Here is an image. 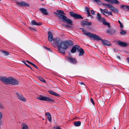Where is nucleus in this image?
<instances>
[{
	"mask_svg": "<svg viewBox=\"0 0 129 129\" xmlns=\"http://www.w3.org/2000/svg\"><path fill=\"white\" fill-rule=\"evenodd\" d=\"M27 65L26 66H27L28 67H29L32 70H33V69H32V68H31V67L29 66L27 64Z\"/></svg>",
	"mask_w": 129,
	"mask_h": 129,
	"instance_id": "48",
	"label": "nucleus"
},
{
	"mask_svg": "<svg viewBox=\"0 0 129 129\" xmlns=\"http://www.w3.org/2000/svg\"><path fill=\"white\" fill-rule=\"evenodd\" d=\"M37 98L39 100L43 101H46L49 103L53 102L54 100L53 99L50 98L42 95H40L37 97Z\"/></svg>",
	"mask_w": 129,
	"mask_h": 129,
	"instance_id": "5",
	"label": "nucleus"
},
{
	"mask_svg": "<svg viewBox=\"0 0 129 129\" xmlns=\"http://www.w3.org/2000/svg\"><path fill=\"white\" fill-rule=\"evenodd\" d=\"M22 62L23 63L25 64L26 66L27 65V64L24 61H22Z\"/></svg>",
	"mask_w": 129,
	"mask_h": 129,
	"instance_id": "46",
	"label": "nucleus"
},
{
	"mask_svg": "<svg viewBox=\"0 0 129 129\" xmlns=\"http://www.w3.org/2000/svg\"><path fill=\"white\" fill-rule=\"evenodd\" d=\"M47 118L49 121L50 122H51L52 120L51 116L48 117Z\"/></svg>",
	"mask_w": 129,
	"mask_h": 129,
	"instance_id": "32",
	"label": "nucleus"
},
{
	"mask_svg": "<svg viewBox=\"0 0 129 129\" xmlns=\"http://www.w3.org/2000/svg\"><path fill=\"white\" fill-rule=\"evenodd\" d=\"M78 51L80 52L79 55L80 56H81L84 53V52L83 49L81 48L80 47Z\"/></svg>",
	"mask_w": 129,
	"mask_h": 129,
	"instance_id": "20",
	"label": "nucleus"
},
{
	"mask_svg": "<svg viewBox=\"0 0 129 129\" xmlns=\"http://www.w3.org/2000/svg\"><path fill=\"white\" fill-rule=\"evenodd\" d=\"M74 124L75 126H78L80 125L81 122L80 121H76L74 122Z\"/></svg>",
	"mask_w": 129,
	"mask_h": 129,
	"instance_id": "26",
	"label": "nucleus"
},
{
	"mask_svg": "<svg viewBox=\"0 0 129 129\" xmlns=\"http://www.w3.org/2000/svg\"><path fill=\"white\" fill-rule=\"evenodd\" d=\"M1 1V0H0V1Z\"/></svg>",
	"mask_w": 129,
	"mask_h": 129,
	"instance_id": "57",
	"label": "nucleus"
},
{
	"mask_svg": "<svg viewBox=\"0 0 129 129\" xmlns=\"http://www.w3.org/2000/svg\"><path fill=\"white\" fill-rule=\"evenodd\" d=\"M57 12L58 13V14H60L59 13H60L61 14H65V13H64V12L62 11L61 10H57ZM57 14V13H56V14Z\"/></svg>",
	"mask_w": 129,
	"mask_h": 129,
	"instance_id": "29",
	"label": "nucleus"
},
{
	"mask_svg": "<svg viewBox=\"0 0 129 129\" xmlns=\"http://www.w3.org/2000/svg\"><path fill=\"white\" fill-rule=\"evenodd\" d=\"M120 27L122 29L123 28V27H124V26H123V25L122 24V23L120 24Z\"/></svg>",
	"mask_w": 129,
	"mask_h": 129,
	"instance_id": "45",
	"label": "nucleus"
},
{
	"mask_svg": "<svg viewBox=\"0 0 129 129\" xmlns=\"http://www.w3.org/2000/svg\"><path fill=\"white\" fill-rule=\"evenodd\" d=\"M81 85L83 84L84 85H85V84L83 82H80L79 83Z\"/></svg>",
	"mask_w": 129,
	"mask_h": 129,
	"instance_id": "49",
	"label": "nucleus"
},
{
	"mask_svg": "<svg viewBox=\"0 0 129 129\" xmlns=\"http://www.w3.org/2000/svg\"><path fill=\"white\" fill-rule=\"evenodd\" d=\"M0 80L6 84H11L13 85H17L19 81L16 79L11 77L7 78L5 77L0 76Z\"/></svg>",
	"mask_w": 129,
	"mask_h": 129,
	"instance_id": "2",
	"label": "nucleus"
},
{
	"mask_svg": "<svg viewBox=\"0 0 129 129\" xmlns=\"http://www.w3.org/2000/svg\"><path fill=\"white\" fill-rule=\"evenodd\" d=\"M48 39L49 42H52V41H54L52 35L50 31H48Z\"/></svg>",
	"mask_w": 129,
	"mask_h": 129,
	"instance_id": "13",
	"label": "nucleus"
},
{
	"mask_svg": "<svg viewBox=\"0 0 129 129\" xmlns=\"http://www.w3.org/2000/svg\"><path fill=\"white\" fill-rule=\"evenodd\" d=\"M26 61L27 63L30 64H31L32 63L31 62L28 61V60H27Z\"/></svg>",
	"mask_w": 129,
	"mask_h": 129,
	"instance_id": "47",
	"label": "nucleus"
},
{
	"mask_svg": "<svg viewBox=\"0 0 129 129\" xmlns=\"http://www.w3.org/2000/svg\"><path fill=\"white\" fill-rule=\"evenodd\" d=\"M98 102H99V103H103V104H104V101H101L100 99L99 100Z\"/></svg>",
	"mask_w": 129,
	"mask_h": 129,
	"instance_id": "34",
	"label": "nucleus"
},
{
	"mask_svg": "<svg viewBox=\"0 0 129 129\" xmlns=\"http://www.w3.org/2000/svg\"><path fill=\"white\" fill-rule=\"evenodd\" d=\"M100 9L101 12L103 14L105 15V14H106L108 16L110 15L112 16H113L112 14V12L111 11H108V10L107 9H103L101 8H100Z\"/></svg>",
	"mask_w": 129,
	"mask_h": 129,
	"instance_id": "10",
	"label": "nucleus"
},
{
	"mask_svg": "<svg viewBox=\"0 0 129 129\" xmlns=\"http://www.w3.org/2000/svg\"><path fill=\"white\" fill-rule=\"evenodd\" d=\"M112 31V29H110L107 30V32L109 33H111Z\"/></svg>",
	"mask_w": 129,
	"mask_h": 129,
	"instance_id": "41",
	"label": "nucleus"
},
{
	"mask_svg": "<svg viewBox=\"0 0 129 129\" xmlns=\"http://www.w3.org/2000/svg\"><path fill=\"white\" fill-rule=\"evenodd\" d=\"M88 16H90L93 17V16L90 15V11L87 12Z\"/></svg>",
	"mask_w": 129,
	"mask_h": 129,
	"instance_id": "40",
	"label": "nucleus"
},
{
	"mask_svg": "<svg viewBox=\"0 0 129 129\" xmlns=\"http://www.w3.org/2000/svg\"><path fill=\"white\" fill-rule=\"evenodd\" d=\"M95 36L93 40L101 41L102 43L105 46H110L111 45V44L108 40L102 39L100 36L97 35H96Z\"/></svg>",
	"mask_w": 129,
	"mask_h": 129,
	"instance_id": "4",
	"label": "nucleus"
},
{
	"mask_svg": "<svg viewBox=\"0 0 129 129\" xmlns=\"http://www.w3.org/2000/svg\"><path fill=\"white\" fill-rule=\"evenodd\" d=\"M117 57L118 58V59H120V56H117Z\"/></svg>",
	"mask_w": 129,
	"mask_h": 129,
	"instance_id": "52",
	"label": "nucleus"
},
{
	"mask_svg": "<svg viewBox=\"0 0 129 129\" xmlns=\"http://www.w3.org/2000/svg\"><path fill=\"white\" fill-rule=\"evenodd\" d=\"M44 48L46 49H49V48H47V47H44Z\"/></svg>",
	"mask_w": 129,
	"mask_h": 129,
	"instance_id": "55",
	"label": "nucleus"
},
{
	"mask_svg": "<svg viewBox=\"0 0 129 129\" xmlns=\"http://www.w3.org/2000/svg\"><path fill=\"white\" fill-rule=\"evenodd\" d=\"M82 31L83 32L84 34L86 35L91 39L93 40H94L95 38L94 37H95V36L96 35L92 34L90 33H86V31L84 29H82Z\"/></svg>",
	"mask_w": 129,
	"mask_h": 129,
	"instance_id": "7",
	"label": "nucleus"
},
{
	"mask_svg": "<svg viewBox=\"0 0 129 129\" xmlns=\"http://www.w3.org/2000/svg\"><path fill=\"white\" fill-rule=\"evenodd\" d=\"M108 2H110L112 4H119V2L117 0H110Z\"/></svg>",
	"mask_w": 129,
	"mask_h": 129,
	"instance_id": "25",
	"label": "nucleus"
},
{
	"mask_svg": "<svg viewBox=\"0 0 129 129\" xmlns=\"http://www.w3.org/2000/svg\"><path fill=\"white\" fill-rule=\"evenodd\" d=\"M4 108V106L2 104L0 103V108L3 109Z\"/></svg>",
	"mask_w": 129,
	"mask_h": 129,
	"instance_id": "37",
	"label": "nucleus"
},
{
	"mask_svg": "<svg viewBox=\"0 0 129 129\" xmlns=\"http://www.w3.org/2000/svg\"><path fill=\"white\" fill-rule=\"evenodd\" d=\"M108 2H110L112 4H119V2L117 0H110Z\"/></svg>",
	"mask_w": 129,
	"mask_h": 129,
	"instance_id": "24",
	"label": "nucleus"
},
{
	"mask_svg": "<svg viewBox=\"0 0 129 129\" xmlns=\"http://www.w3.org/2000/svg\"><path fill=\"white\" fill-rule=\"evenodd\" d=\"M1 52L3 54L6 56H8L9 55V53L5 51L1 50Z\"/></svg>",
	"mask_w": 129,
	"mask_h": 129,
	"instance_id": "27",
	"label": "nucleus"
},
{
	"mask_svg": "<svg viewBox=\"0 0 129 129\" xmlns=\"http://www.w3.org/2000/svg\"><path fill=\"white\" fill-rule=\"evenodd\" d=\"M126 7L129 10V6H127Z\"/></svg>",
	"mask_w": 129,
	"mask_h": 129,
	"instance_id": "54",
	"label": "nucleus"
},
{
	"mask_svg": "<svg viewBox=\"0 0 129 129\" xmlns=\"http://www.w3.org/2000/svg\"><path fill=\"white\" fill-rule=\"evenodd\" d=\"M31 30H34L35 31H36V30L35 28H32L31 27H30L29 28Z\"/></svg>",
	"mask_w": 129,
	"mask_h": 129,
	"instance_id": "42",
	"label": "nucleus"
},
{
	"mask_svg": "<svg viewBox=\"0 0 129 129\" xmlns=\"http://www.w3.org/2000/svg\"><path fill=\"white\" fill-rule=\"evenodd\" d=\"M97 18L99 21L101 22L103 20V18H104L102 17L101 15L99 13H97Z\"/></svg>",
	"mask_w": 129,
	"mask_h": 129,
	"instance_id": "22",
	"label": "nucleus"
},
{
	"mask_svg": "<svg viewBox=\"0 0 129 129\" xmlns=\"http://www.w3.org/2000/svg\"><path fill=\"white\" fill-rule=\"evenodd\" d=\"M42 24V23L41 22L37 23L34 20L32 21L31 23V25H41Z\"/></svg>",
	"mask_w": 129,
	"mask_h": 129,
	"instance_id": "18",
	"label": "nucleus"
},
{
	"mask_svg": "<svg viewBox=\"0 0 129 129\" xmlns=\"http://www.w3.org/2000/svg\"><path fill=\"white\" fill-rule=\"evenodd\" d=\"M114 129H115V127L114 128Z\"/></svg>",
	"mask_w": 129,
	"mask_h": 129,
	"instance_id": "56",
	"label": "nucleus"
},
{
	"mask_svg": "<svg viewBox=\"0 0 129 129\" xmlns=\"http://www.w3.org/2000/svg\"><path fill=\"white\" fill-rule=\"evenodd\" d=\"M21 127L22 129H28L27 125L25 123H22Z\"/></svg>",
	"mask_w": 129,
	"mask_h": 129,
	"instance_id": "23",
	"label": "nucleus"
},
{
	"mask_svg": "<svg viewBox=\"0 0 129 129\" xmlns=\"http://www.w3.org/2000/svg\"><path fill=\"white\" fill-rule=\"evenodd\" d=\"M16 94L17 97L21 101L25 102L26 101V99L20 93L16 92Z\"/></svg>",
	"mask_w": 129,
	"mask_h": 129,
	"instance_id": "9",
	"label": "nucleus"
},
{
	"mask_svg": "<svg viewBox=\"0 0 129 129\" xmlns=\"http://www.w3.org/2000/svg\"><path fill=\"white\" fill-rule=\"evenodd\" d=\"M121 31L120 32L121 35H124L126 33V32L122 29L121 30Z\"/></svg>",
	"mask_w": 129,
	"mask_h": 129,
	"instance_id": "30",
	"label": "nucleus"
},
{
	"mask_svg": "<svg viewBox=\"0 0 129 129\" xmlns=\"http://www.w3.org/2000/svg\"><path fill=\"white\" fill-rule=\"evenodd\" d=\"M67 59L70 62L73 64H75L77 62V60L74 58H71L70 57H68Z\"/></svg>",
	"mask_w": 129,
	"mask_h": 129,
	"instance_id": "14",
	"label": "nucleus"
},
{
	"mask_svg": "<svg viewBox=\"0 0 129 129\" xmlns=\"http://www.w3.org/2000/svg\"><path fill=\"white\" fill-rule=\"evenodd\" d=\"M53 129H61L59 127H54L53 128Z\"/></svg>",
	"mask_w": 129,
	"mask_h": 129,
	"instance_id": "44",
	"label": "nucleus"
},
{
	"mask_svg": "<svg viewBox=\"0 0 129 129\" xmlns=\"http://www.w3.org/2000/svg\"><path fill=\"white\" fill-rule=\"evenodd\" d=\"M102 4L104 6H105L106 7H107L111 11L114 13H117L118 12V9L111 4L104 3H102Z\"/></svg>",
	"mask_w": 129,
	"mask_h": 129,
	"instance_id": "6",
	"label": "nucleus"
},
{
	"mask_svg": "<svg viewBox=\"0 0 129 129\" xmlns=\"http://www.w3.org/2000/svg\"><path fill=\"white\" fill-rule=\"evenodd\" d=\"M52 44L55 47H57L58 50L61 53L64 54L65 51L67 49L69 46L73 45V42L71 40L62 41L59 38H56L54 39Z\"/></svg>",
	"mask_w": 129,
	"mask_h": 129,
	"instance_id": "1",
	"label": "nucleus"
},
{
	"mask_svg": "<svg viewBox=\"0 0 129 129\" xmlns=\"http://www.w3.org/2000/svg\"><path fill=\"white\" fill-rule=\"evenodd\" d=\"M81 23L82 25L84 26H85L86 25L89 26L91 24V22H88L84 20L82 21Z\"/></svg>",
	"mask_w": 129,
	"mask_h": 129,
	"instance_id": "15",
	"label": "nucleus"
},
{
	"mask_svg": "<svg viewBox=\"0 0 129 129\" xmlns=\"http://www.w3.org/2000/svg\"><path fill=\"white\" fill-rule=\"evenodd\" d=\"M70 13L71 16L73 17L75 19H83V18L80 14L74 13L72 12H70Z\"/></svg>",
	"mask_w": 129,
	"mask_h": 129,
	"instance_id": "8",
	"label": "nucleus"
},
{
	"mask_svg": "<svg viewBox=\"0 0 129 129\" xmlns=\"http://www.w3.org/2000/svg\"><path fill=\"white\" fill-rule=\"evenodd\" d=\"M38 78L41 81L45 83L46 82V81L42 77H41L40 76H38Z\"/></svg>",
	"mask_w": 129,
	"mask_h": 129,
	"instance_id": "28",
	"label": "nucleus"
},
{
	"mask_svg": "<svg viewBox=\"0 0 129 129\" xmlns=\"http://www.w3.org/2000/svg\"><path fill=\"white\" fill-rule=\"evenodd\" d=\"M94 1L99 4H102V2L100 0H94Z\"/></svg>",
	"mask_w": 129,
	"mask_h": 129,
	"instance_id": "31",
	"label": "nucleus"
},
{
	"mask_svg": "<svg viewBox=\"0 0 129 129\" xmlns=\"http://www.w3.org/2000/svg\"><path fill=\"white\" fill-rule=\"evenodd\" d=\"M63 26L64 27H67L68 28L70 27V26H69L67 25L64 24L63 25Z\"/></svg>",
	"mask_w": 129,
	"mask_h": 129,
	"instance_id": "43",
	"label": "nucleus"
},
{
	"mask_svg": "<svg viewBox=\"0 0 129 129\" xmlns=\"http://www.w3.org/2000/svg\"><path fill=\"white\" fill-rule=\"evenodd\" d=\"M56 15L60 18L62 19L63 22H66L71 25H72V21L71 19L68 18L66 16L59 14H57Z\"/></svg>",
	"mask_w": 129,
	"mask_h": 129,
	"instance_id": "3",
	"label": "nucleus"
},
{
	"mask_svg": "<svg viewBox=\"0 0 129 129\" xmlns=\"http://www.w3.org/2000/svg\"><path fill=\"white\" fill-rule=\"evenodd\" d=\"M48 92L51 94L55 96H56L59 97L60 95L58 94L55 92L51 90H49L48 91Z\"/></svg>",
	"mask_w": 129,
	"mask_h": 129,
	"instance_id": "17",
	"label": "nucleus"
},
{
	"mask_svg": "<svg viewBox=\"0 0 129 129\" xmlns=\"http://www.w3.org/2000/svg\"><path fill=\"white\" fill-rule=\"evenodd\" d=\"M118 43L119 45L123 47H126L127 46V44L124 42L118 41Z\"/></svg>",
	"mask_w": 129,
	"mask_h": 129,
	"instance_id": "19",
	"label": "nucleus"
},
{
	"mask_svg": "<svg viewBox=\"0 0 129 129\" xmlns=\"http://www.w3.org/2000/svg\"><path fill=\"white\" fill-rule=\"evenodd\" d=\"M90 101L94 105V102L93 100L92 99V98H91L90 99Z\"/></svg>",
	"mask_w": 129,
	"mask_h": 129,
	"instance_id": "36",
	"label": "nucleus"
},
{
	"mask_svg": "<svg viewBox=\"0 0 129 129\" xmlns=\"http://www.w3.org/2000/svg\"><path fill=\"white\" fill-rule=\"evenodd\" d=\"M118 22L120 24L122 23L121 22H120V21H119V20H118Z\"/></svg>",
	"mask_w": 129,
	"mask_h": 129,
	"instance_id": "53",
	"label": "nucleus"
},
{
	"mask_svg": "<svg viewBox=\"0 0 129 129\" xmlns=\"http://www.w3.org/2000/svg\"><path fill=\"white\" fill-rule=\"evenodd\" d=\"M91 13L92 15H95V13H94V10H92L91 11Z\"/></svg>",
	"mask_w": 129,
	"mask_h": 129,
	"instance_id": "38",
	"label": "nucleus"
},
{
	"mask_svg": "<svg viewBox=\"0 0 129 129\" xmlns=\"http://www.w3.org/2000/svg\"><path fill=\"white\" fill-rule=\"evenodd\" d=\"M126 6H124L123 5H122L121 6V7L122 8H124V7H126V8H127L126 7Z\"/></svg>",
	"mask_w": 129,
	"mask_h": 129,
	"instance_id": "50",
	"label": "nucleus"
},
{
	"mask_svg": "<svg viewBox=\"0 0 129 129\" xmlns=\"http://www.w3.org/2000/svg\"><path fill=\"white\" fill-rule=\"evenodd\" d=\"M45 115L48 117L51 116L50 113L48 112H46L45 114Z\"/></svg>",
	"mask_w": 129,
	"mask_h": 129,
	"instance_id": "33",
	"label": "nucleus"
},
{
	"mask_svg": "<svg viewBox=\"0 0 129 129\" xmlns=\"http://www.w3.org/2000/svg\"><path fill=\"white\" fill-rule=\"evenodd\" d=\"M31 64L35 68H36L37 69H38V68L33 63H32Z\"/></svg>",
	"mask_w": 129,
	"mask_h": 129,
	"instance_id": "35",
	"label": "nucleus"
},
{
	"mask_svg": "<svg viewBox=\"0 0 129 129\" xmlns=\"http://www.w3.org/2000/svg\"><path fill=\"white\" fill-rule=\"evenodd\" d=\"M128 62L129 63V58H127Z\"/></svg>",
	"mask_w": 129,
	"mask_h": 129,
	"instance_id": "51",
	"label": "nucleus"
},
{
	"mask_svg": "<svg viewBox=\"0 0 129 129\" xmlns=\"http://www.w3.org/2000/svg\"><path fill=\"white\" fill-rule=\"evenodd\" d=\"M39 10L42 12L44 15H47L48 14V12L46 10L45 8H42L39 9Z\"/></svg>",
	"mask_w": 129,
	"mask_h": 129,
	"instance_id": "16",
	"label": "nucleus"
},
{
	"mask_svg": "<svg viewBox=\"0 0 129 129\" xmlns=\"http://www.w3.org/2000/svg\"><path fill=\"white\" fill-rule=\"evenodd\" d=\"M80 46L78 45H76L73 47L71 50V52L72 53H74L76 52V50L77 51L79 49Z\"/></svg>",
	"mask_w": 129,
	"mask_h": 129,
	"instance_id": "12",
	"label": "nucleus"
},
{
	"mask_svg": "<svg viewBox=\"0 0 129 129\" xmlns=\"http://www.w3.org/2000/svg\"><path fill=\"white\" fill-rule=\"evenodd\" d=\"M17 5L18 6L21 7H28L29 6V4L23 1H22L20 2H17Z\"/></svg>",
	"mask_w": 129,
	"mask_h": 129,
	"instance_id": "11",
	"label": "nucleus"
},
{
	"mask_svg": "<svg viewBox=\"0 0 129 129\" xmlns=\"http://www.w3.org/2000/svg\"><path fill=\"white\" fill-rule=\"evenodd\" d=\"M85 10H86V11L87 12L89 11V8L87 7H86L85 8Z\"/></svg>",
	"mask_w": 129,
	"mask_h": 129,
	"instance_id": "39",
	"label": "nucleus"
},
{
	"mask_svg": "<svg viewBox=\"0 0 129 129\" xmlns=\"http://www.w3.org/2000/svg\"><path fill=\"white\" fill-rule=\"evenodd\" d=\"M103 20L101 21L103 22V24L105 25H107L108 27H110V24L109 23L106 21V20L104 18H103Z\"/></svg>",
	"mask_w": 129,
	"mask_h": 129,
	"instance_id": "21",
	"label": "nucleus"
}]
</instances>
